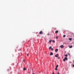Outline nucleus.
I'll return each instance as SVG.
<instances>
[{
	"mask_svg": "<svg viewBox=\"0 0 74 74\" xmlns=\"http://www.w3.org/2000/svg\"><path fill=\"white\" fill-rule=\"evenodd\" d=\"M39 34H43V32L42 31H40L39 33Z\"/></svg>",
	"mask_w": 74,
	"mask_h": 74,
	"instance_id": "f257e3e1",
	"label": "nucleus"
},
{
	"mask_svg": "<svg viewBox=\"0 0 74 74\" xmlns=\"http://www.w3.org/2000/svg\"><path fill=\"white\" fill-rule=\"evenodd\" d=\"M68 59L67 58L65 57L64 58L63 60L64 62H65V60H67Z\"/></svg>",
	"mask_w": 74,
	"mask_h": 74,
	"instance_id": "f03ea898",
	"label": "nucleus"
},
{
	"mask_svg": "<svg viewBox=\"0 0 74 74\" xmlns=\"http://www.w3.org/2000/svg\"><path fill=\"white\" fill-rule=\"evenodd\" d=\"M58 56H59V54H56L55 56V57H56V58L58 57Z\"/></svg>",
	"mask_w": 74,
	"mask_h": 74,
	"instance_id": "7ed1b4c3",
	"label": "nucleus"
},
{
	"mask_svg": "<svg viewBox=\"0 0 74 74\" xmlns=\"http://www.w3.org/2000/svg\"><path fill=\"white\" fill-rule=\"evenodd\" d=\"M69 48H72V47H73V46H72V45H70L69 46Z\"/></svg>",
	"mask_w": 74,
	"mask_h": 74,
	"instance_id": "20e7f679",
	"label": "nucleus"
},
{
	"mask_svg": "<svg viewBox=\"0 0 74 74\" xmlns=\"http://www.w3.org/2000/svg\"><path fill=\"white\" fill-rule=\"evenodd\" d=\"M53 55V53L52 52H51L50 55L51 56H52V55Z\"/></svg>",
	"mask_w": 74,
	"mask_h": 74,
	"instance_id": "39448f33",
	"label": "nucleus"
},
{
	"mask_svg": "<svg viewBox=\"0 0 74 74\" xmlns=\"http://www.w3.org/2000/svg\"><path fill=\"white\" fill-rule=\"evenodd\" d=\"M58 49H55V51L56 52H58Z\"/></svg>",
	"mask_w": 74,
	"mask_h": 74,
	"instance_id": "423d86ee",
	"label": "nucleus"
},
{
	"mask_svg": "<svg viewBox=\"0 0 74 74\" xmlns=\"http://www.w3.org/2000/svg\"><path fill=\"white\" fill-rule=\"evenodd\" d=\"M60 47L61 48H63V45H61Z\"/></svg>",
	"mask_w": 74,
	"mask_h": 74,
	"instance_id": "0eeeda50",
	"label": "nucleus"
},
{
	"mask_svg": "<svg viewBox=\"0 0 74 74\" xmlns=\"http://www.w3.org/2000/svg\"><path fill=\"white\" fill-rule=\"evenodd\" d=\"M59 33V31H56L55 32L56 33Z\"/></svg>",
	"mask_w": 74,
	"mask_h": 74,
	"instance_id": "6e6552de",
	"label": "nucleus"
},
{
	"mask_svg": "<svg viewBox=\"0 0 74 74\" xmlns=\"http://www.w3.org/2000/svg\"><path fill=\"white\" fill-rule=\"evenodd\" d=\"M69 40H70V41H71V40H72V38H69Z\"/></svg>",
	"mask_w": 74,
	"mask_h": 74,
	"instance_id": "1a4fd4ad",
	"label": "nucleus"
},
{
	"mask_svg": "<svg viewBox=\"0 0 74 74\" xmlns=\"http://www.w3.org/2000/svg\"><path fill=\"white\" fill-rule=\"evenodd\" d=\"M59 67V65H57V66H56V68H57V67Z\"/></svg>",
	"mask_w": 74,
	"mask_h": 74,
	"instance_id": "9d476101",
	"label": "nucleus"
},
{
	"mask_svg": "<svg viewBox=\"0 0 74 74\" xmlns=\"http://www.w3.org/2000/svg\"><path fill=\"white\" fill-rule=\"evenodd\" d=\"M23 70H26V69L25 68H23Z\"/></svg>",
	"mask_w": 74,
	"mask_h": 74,
	"instance_id": "9b49d317",
	"label": "nucleus"
},
{
	"mask_svg": "<svg viewBox=\"0 0 74 74\" xmlns=\"http://www.w3.org/2000/svg\"><path fill=\"white\" fill-rule=\"evenodd\" d=\"M58 36H56V39H58Z\"/></svg>",
	"mask_w": 74,
	"mask_h": 74,
	"instance_id": "f8f14e48",
	"label": "nucleus"
},
{
	"mask_svg": "<svg viewBox=\"0 0 74 74\" xmlns=\"http://www.w3.org/2000/svg\"><path fill=\"white\" fill-rule=\"evenodd\" d=\"M51 51H53V49L52 48H51Z\"/></svg>",
	"mask_w": 74,
	"mask_h": 74,
	"instance_id": "ddd939ff",
	"label": "nucleus"
},
{
	"mask_svg": "<svg viewBox=\"0 0 74 74\" xmlns=\"http://www.w3.org/2000/svg\"><path fill=\"white\" fill-rule=\"evenodd\" d=\"M51 48H52V47H51V46L50 47L49 49H51Z\"/></svg>",
	"mask_w": 74,
	"mask_h": 74,
	"instance_id": "4468645a",
	"label": "nucleus"
},
{
	"mask_svg": "<svg viewBox=\"0 0 74 74\" xmlns=\"http://www.w3.org/2000/svg\"><path fill=\"white\" fill-rule=\"evenodd\" d=\"M66 37V35H64L63 36V37Z\"/></svg>",
	"mask_w": 74,
	"mask_h": 74,
	"instance_id": "2eb2a0df",
	"label": "nucleus"
},
{
	"mask_svg": "<svg viewBox=\"0 0 74 74\" xmlns=\"http://www.w3.org/2000/svg\"><path fill=\"white\" fill-rule=\"evenodd\" d=\"M49 42H52V40H50L49 41Z\"/></svg>",
	"mask_w": 74,
	"mask_h": 74,
	"instance_id": "dca6fc26",
	"label": "nucleus"
},
{
	"mask_svg": "<svg viewBox=\"0 0 74 74\" xmlns=\"http://www.w3.org/2000/svg\"><path fill=\"white\" fill-rule=\"evenodd\" d=\"M55 70H58V69H57V68H56L55 69Z\"/></svg>",
	"mask_w": 74,
	"mask_h": 74,
	"instance_id": "f3484780",
	"label": "nucleus"
},
{
	"mask_svg": "<svg viewBox=\"0 0 74 74\" xmlns=\"http://www.w3.org/2000/svg\"><path fill=\"white\" fill-rule=\"evenodd\" d=\"M58 59H60V57H58Z\"/></svg>",
	"mask_w": 74,
	"mask_h": 74,
	"instance_id": "a211bd4d",
	"label": "nucleus"
},
{
	"mask_svg": "<svg viewBox=\"0 0 74 74\" xmlns=\"http://www.w3.org/2000/svg\"><path fill=\"white\" fill-rule=\"evenodd\" d=\"M65 56H66V57L67 56V55H65Z\"/></svg>",
	"mask_w": 74,
	"mask_h": 74,
	"instance_id": "6ab92c4d",
	"label": "nucleus"
},
{
	"mask_svg": "<svg viewBox=\"0 0 74 74\" xmlns=\"http://www.w3.org/2000/svg\"><path fill=\"white\" fill-rule=\"evenodd\" d=\"M27 56H29V54H27Z\"/></svg>",
	"mask_w": 74,
	"mask_h": 74,
	"instance_id": "aec40b11",
	"label": "nucleus"
},
{
	"mask_svg": "<svg viewBox=\"0 0 74 74\" xmlns=\"http://www.w3.org/2000/svg\"><path fill=\"white\" fill-rule=\"evenodd\" d=\"M8 71H9L10 70V69H7Z\"/></svg>",
	"mask_w": 74,
	"mask_h": 74,
	"instance_id": "412c9836",
	"label": "nucleus"
},
{
	"mask_svg": "<svg viewBox=\"0 0 74 74\" xmlns=\"http://www.w3.org/2000/svg\"><path fill=\"white\" fill-rule=\"evenodd\" d=\"M68 54L69 55H70V53H68Z\"/></svg>",
	"mask_w": 74,
	"mask_h": 74,
	"instance_id": "4be33fe9",
	"label": "nucleus"
},
{
	"mask_svg": "<svg viewBox=\"0 0 74 74\" xmlns=\"http://www.w3.org/2000/svg\"><path fill=\"white\" fill-rule=\"evenodd\" d=\"M52 41H53V42H54L55 41H54V40H53Z\"/></svg>",
	"mask_w": 74,
	"mask_h": 74,
	"instance_id": "5701e85b",
	"label": "nucleus"
},
{
	"mask_svg": "<svg viewBox=\"0 0 74 74\" xmlns=\"http://www.w3.org/2000/svg\"><path fill=\"white\" fill-rule=\"evenodd\" d=\"M73 67H74V65H73Z\"/></svg>",
	"mask_w": 74,
	"mask_h": 74,
	"instance_id": "b1692460",
	"label": "nucleus"
},
{
	"mask_svg": "<svg viewBox=\"0 0 74 74\" xmlns=\"http://www.w3.org/2000/svg\"><path fill=\"white\" fill-rule=\"evenodd\" d=\"M58 74H59V72H58Z\"/></svg>",
	"mask_w": 74,
	"mask_h": 74,
	"instance_id": "393cba45",
	"label": "nucleus"
},
{
	"mask_svg": "<svg viewBox=\"0 0 74 74\" xmlns=\"http://www.w3.org/2000/svg\"><path fill=\"white\" fill-rule=\"evenodd\" d=\"M53 74H54V72L53 73Z\"/></svg>",
	"mask_w": 74,
	"mask_h": 74,
	"instance_id": "a878e982",
	"label": "nucleus"
},
{
	"mask_svg": "<svg viewBox=\"0 0 74 74\" xmlns=\"http://www.w3.org/2000/svg\"><path fill=\"white\" fill-rule=\"evenodd\" d=\"M37 36H38V35H37Z\"/></svg>",
	"mask_w": 74,
	"mask_h": 74,
	"instance_id": "bb28decb",
	"label": "nucleus"
},
{
	"mask_svg": "<svg viewBox=\"0 0 74 74\" xmlns=\"http://www.w3.org/2000/svg\"><path fill=\"white\" fill-rule=\"evenodd\" d=\"M33 74H34V73H33Z\"/></svg>",
	"mask_w": 74,
	"mask_h": 74,
	"instance_id": "cd10ccee",
	"label": "nucleus"
}]
</instances>
